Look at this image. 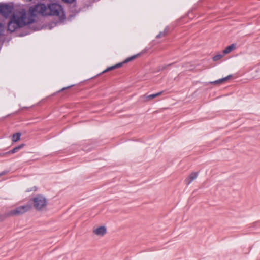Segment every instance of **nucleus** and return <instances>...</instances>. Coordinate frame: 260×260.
<instances>
[{"instance_id":"f257e3e1","label":"nucleus","mask_w":260,"mask_h":260,"mask_svg":"<svg viewBox=\"0 0 260 260\" xmlns=\"http://www.w3.org/2000/svg\"><path fill=\"white\" fill-rule=\"evenodd\" d=\"M36 13L43 15L53 16L59 20L64 18L65 14L61 5L56 3H50L47 6L43 4L36 5L27 11L24 9L15 11L10 18L8 23V30L13 32L16 29L32 23Z\"/></svg>"},{"instance_id":"f03ea898","label":"nucleus","mask_w":260,"mask_h":260,"mask_svg":"<svg viewBox=\"0 0 260 260\" xmlns=\"http://www.w3.org/2000/svg\"><path fill=\"white\" fill-rule=\"evenodd\" d=\"M34 208L38 211H44L47 209L48 201L46 198L41 194H38L32 199Z\"/></svg>"},{"instance_id":"7ed1b4c3","label":"nucleus","mask_w":260,"mask_h":260,"mask_svg":"<svg viewBox=\"0 0 260 260\" xmlns=\"http://www.w3.org/2000/svg\"><path fill=\"white\" fill-rule=\"evenodd\" d=\"M31 209V205L30 204L20 206L16 208L12 209L5 214V217L18 216L21 215L27 212L30 211Z\"/></svg>"},{"instance_id":"20e7f679","label":"nucleus","mask_w":260,"mask_h":260,"mask_svg":"<svg viewBox=\"0 0 260 260\" xmlns=\"http://www.w3.org/2000/svg\"><path fill=\"white\" fill-rule=\"evenodd\" d=\"M138 56V55H136L132 56L130 57H128L127 59H126L122 63H119L116 65L108 67L105 70H104L102 73H106V72L110 71L111 70H114L118 68H120L121 67V66L122 65L123 63H127L128 62H129V61L133 60V59H135Z\"/></svg>"},{"instance_id":"39448f33","label":"nucleus","mask_w":260,"mask_h":260,"mask_svg":"<svg viewBox=\"0 0 260 260\" xmlns=\"http://www.w3.org/2000/svg\"><path fill=\"white\" fill-rule=\"evenodd\" d=\"M92 232L98 237H103L107 233V228L105 226L95 227L93 229Z\"/></svg>"},{"instance_id":"423d86ee","label":"nucleus","mask_w":260,"mask_h":260,"mask_svg":"<svg viewBox=\"0 0 260 260\" xmlns=\"http://www.w3.org/2000/svg\"><path fill=\"white\" fill-rule=\"evenodd\" d=\"M13 8L8 5H2L0 6V13L5 17L9 16L12 12Z\"/></svg>"},{"instance_id":"0eeeda50","label":"nucleus","mask_w":260,"mask_h":260,"mask_svg":"<svg viewBox=\"0 0 260 260\" xmlns=\"http://www.w3.org/2000/svg\"><path fill=\"white\" fill-rule=\"evenodd\" d=\"M161 94H162V92H159L156 94H151V95H144L142 96L141 97V98L143 102H148V101H149L152 100L153 99H154L155 98H156V97L160 95Z\"/></svg>"},{"instance_id":"6e6552de","label":"nucleus","mask_w":260,"mask_h":260,"mask_svg":"<svg viewBox=\"0 0 260 260\" xmlns=\"http://www.w3.org/2000/svg\"><path fill=\"white\" fill-rule=\"evenodd\" d=\"M197 172L191 173L185 179V182L186 184H189L192 181L197 178L198 176Z\"/></svg>"},{"instance_id":"1a4fd4ad","label":"nucleus","mask_w":260,"mask_h":260,"mask_svg":"<svg viewBox=\"0 0 260 260\" xmlns=\"http://www.w3.org/2000/svg\"><path fill=\"white\" fill-rule=\"evenodd\" d=\"M236 49V45L234 44H232L231 45L228 46L223 51V53L225 54H229L234 50Z\"/></svg>"},{"instance_id":"9d476101","label":"nucleus","mask_w":260,"mask_h":260,"mask_svg":"<svg viewBox=\"0 0 260 260\" xmlns=\"http://www.w3.org/2000/svg\"><path fill=\"white\" fill-rule=\"evenodd\" d=\"M231 77H232V75H229L225 78L213 81V82H211V83L214 84H221V83H223L224 82L229 80L230 78H231Z\"/></svg>"},{"instance_id":"9b49d317","label":"nucleus","mask_w":260,"mask_h":260,"mask_svg":"<svg viewBox=\"0 0 260 260\" xmlns=\"http://www.w3.org/2000/svg\"><path fill=\"white\" fill-rule=\"evenodd\" d=\"M21 136V133H17L16 134H14L13 135L12 137V141L16 142L19 141L20 139Z\"/></svg>"},{"instance_id":"f8f14e48","label":"nucleus","mask_w":260,"mask_h":260,"mask_svg":"<svg viewBox=\"0 0 260 260\" xmlns=\"http://www.w3.org/2000/svg\"><path fill=\"white\" fill-rule=\"evenodd\" d=\"M24 144H21L17 147H15L10 151V152L12 153H14L17 152L19 149L22 148L24 146Z\"/></svg>"},{"instance_id":"ddd939ff","label":"nucleus","mask_w":260,"mask_h":260,"mask_svg":"<svg viewBox=\"0 0 260 260\" xmlns=\"http://www.w3.org/2000/svg\"><path fill=\"white\" fill-rule=\"evenodd\" d=\"M224 55H222L220 54H217L215 56L213 57V60L214 61H217L220 59H221L223 57Z\"/></svg>"},{"instance_id":"4468645a","label":"nucleus","mask_w":260,"mask_h":260,"mask_svg":"<svg viewBox=\"0 0 260 260\" xmlns=\"http://www.w3.org/2000/svg\"><path fill=\"white\" fill-rule=\"evenodd\" d=\"M5 31V26L0 23V37L4 35Z\"/></svg>"},{"instance_id":"2eb2a0df","label":"nucleus","mask_w":260,"mask_h":260,"mask_svg":"<svg viewBox=\"0 0 260 260\" xmlns=\"http://www.w3.org/2000/svg\"><path fill=\"white\" fill-rule=\"evenodd\" d=\"M164 34L162 33V32H160L158 35L157 36V38H160L161 36H164Z\"/></svg>"},{"instance_id":"dca6fc26","label":"nucleus","mask_w":260,"mask_h":260,"mask_svg":"<svg viewBox=\"0 0 260 260\" xmlns=\"http://www.w3.org/2000/svg\"><path fill=\"white\" fill-rule=\"evenodd\" d=\"M64 2H67V3H72L73 2L74 0H63Z\"/></svg>"},{"instance_id":"f3484780","label":"nucleus","mask_w":260,"mask_h":260,"mask_svg":"<svg viewBox=\"0 0 260 260\" xmlns=\"http://www.w3.org/2000/svg\"><path fill=\"white\" fill-rule=\"evenodd\" d=\"M3 174H4V173L0 174V176H2Z\"/></svg>"}]
</instances>
